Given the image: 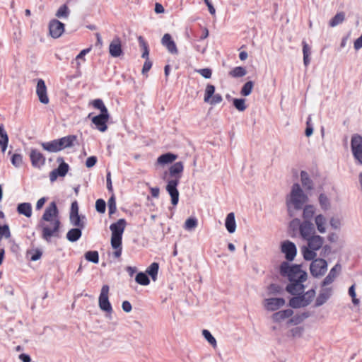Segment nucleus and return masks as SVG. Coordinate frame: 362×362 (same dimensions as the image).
<instances>
[{
	"label": "nucleus",
	"mask_w": 362,
	"mask_h": 362,
	"mask_svg": "<svg viewBox=\"0 0 362 362\" xmlns=\"http://www.w3.org/2000/svg\"><path fill=\"white\" fill-rule=\"evenodd\" d=\"M183 170L184 164L181 161L174 163L169 168V175L171 178L168 180L165 189L170 194L171 203L174 206L177 205L179 201V192L177 187L180 182Z\"/></svg>",
	"instance_id": "nucleus-1"
},
{
	"label": "nucleus",
	"mask_w": 362,
	"mask_h": 362,
	"mask_svg": "<svg viewBox=\"0 0 362 362\" xmlns=\"http://www.w3.org/2000/svg\"><path fill=\"white\" fill-rule=\"evenodd\" d=\"M308 202V196L304 193L298 184H294L286 199L289 215L291 216H294L292 208L297 210L301 209L303 206Z\"/></svg>",
	"instance_id": "nucleus-2"
},
{
	"label": "nucleus",
	"mask_w": 362,
	"mask_h": 362,
	"mask_svg": "<svg viewBox=\"0 0 362 362\" xmlns=\"http://www.w3.org/2000/svg\"><path fill=\"white\" fill-rule=\"evenodd\" d=\"M289 281L286 287L287 292L291 295H300L304 292V282L307 280V273H281Z\"/></svg>",
	"instance_id": "nucleus-3"
},
{
	"label": "nucleus",
	"mask_w": 362,
	"mask_h": 362,
	"mask_svg": "<svg viewBox=\"0 0 362 362\" xmlns=\"http://www.w3.org/2000/svg\"><path fill=\"white\" fill-rule=\"evenodd\" d=\"M305 240L307 241L308 245L302 247L303 257L306 260H312L317 255L315 252L323 246L325 239L321 235L315 233Z\"/></svg>",
	"instance_id": "nucleus-4"
},
{
	"label": "nucleus",
	"mask_w": 362,
	"mask_h": 362,
	"mask_svg": "<svg viewBox=\"0 0 362 362\" xmlns=\"http://www.w3.org/2000/svg\"><path fill=\"white\" fill-rule=\"evenodd\" d=\"M76 140V136L69 135L59 139H55L48 142H43L41 144V146L44 150L48 152L55 153L66 148L71 147Z\"/></svg>",
	"instance_id": "nucleus-5"
},
{
	"label": "nucleus",
	"mask_w": 362,
	"mask_h": 362,
	"mask_svg": "<svg viewBox=\"0 0 362 362\" xmlns=\"http://www.w3.org/2000/svg\"><path fill=\"white\" fill-rule=\"evenodd\" d=\"M126 226L127 221L124 218H120L110 225L112 247H118L122 245V235Z\"/></svg>",
	"instance_id": "nucleus-6"
},
{
	"label": "nucleus",
	"mask_w": 362,
	"mask_h": 362,
	"mask_svg": "<svg viewBox=\"0 0 362 362\" xmlns=\"http://www.w3.org/2000/svg\"><path fill=\"white\" fill-rule=\"evenodd\" d=\"M60 226L59 221L40 222V226L42 229V238L49 241L51 237L54 236Z\"/></svg>",
	"instance_id": "nucleus-7"
},
{
	"label": "nucleus",
	"mask_w": 362,
	"mask_h": 362,
	"mask_svg": "<svg viewBox=\"0 0 362 362\" xmlns=\"http://www.w3.org/2000/svg\"><path fill=\"white\" fill-rule=\"evenodd\" d=\"M351 148L355 160L362 165V136L358 134L352 135Z\"/></svg>",
	"instance_id": "nucleus-8"
},
{
	"label": "nucleus",
	"mask_w": 362,
	"mask_h": 362,
	"mask_svg": "<svg viewBox=\"0 0 362 362\" xmlns=\"http://www.w3.org/2000/svg\"><path fill=\"white\" fill-rule=\"evenodd\" d=\"M109 286L107 285L103 286L98 299L100 308L108 313H112V308L109 301Z\"/></svg>",
	"instance_id": "nucleus-9"
},
{
	"label": "nucleus",
	"mask_w": 362,
	"mask_h": 362,
	"mask_svg": "<svg viewBox=\"0 0 362 362\" xmlns=\"http://www.w3.org/2000/svg\"><path fill=\"white\" fill-rule=\"evenodd\" d=\"M281 251L284 254L288 261H293L297 254L296 245L290 240H285L281 243Z\"/></svg>",
	"instance_id": "nucleus-10"
},
{
	"label": "nucleus",
	"mask_w": 362,
	"mask_h": 362,
	"mask_svg": "<svg viewBox=\"0 0 362 362\" xmlns=\"http://www.w3.org/2000/svg\"><path fill=\"white\" fill-rule=\"evenodd\" d=\"M36 94L41 103L45 105L49 103V99L47 94V88L44 80L42 79L37 80L36 86Z\"/></svg>",
	"instance_id": "nucleus-11"
},
{
	"label": "nucleus",
	"mask_w": 362,
	"mask_h": 362,
	"mask_svg": "<svg viewBox=\"0 0 362 362\" xmlns=\"http://www.w3.org/2000/svg\"><path fill=\"white\" fill-rule=\"evenodd\" d=\"M59 221L58 218V209L55 202H52L49 206L45 209L44 214L40 220V222H49Z\"/></svg>",
	"instance_id": "nucleus-12"
},
{
	"label": "nucleus",
	"mask_w": 362,
	"mask_h": 362,
	"mask_svg": "<svg viewBox=\"0 0 362 362\" xmlns=\"http://www.w3.org/2000/svg\"><path fill=\"white\" fill-rule=\"evenodd\" d=\"M49 31L53 38H58L64 32V24L57 19H52L49 23Z\"/></svg>",
	"instance_id": "nucleus-13"
},
{
	"label": "nucleus",
	"mask_w": 362,
	"mask_h": 362,
	"mask_svg": "<svg viewBox=\"0 0 362 362\" xmlns=\"http://www.w3.org/2000/svg\"><path fill=\"white\" fill-rule=\"evenodd\" d=\"M57 161L61 162V163L57 169L53 170L49 173V179L51 182L55 181L58 177H64L69 170V165L63 162L62 158H59Z\"/></svg>",
	"instance_id": "nucleus-14"
},
{
	"label": "nucleus",
	"mask_w": 362,
	"mask_h": 362,
	"mask_svg": "<svg viewBox=\"0 0 362 362\" xmlns=\"http://www.w3.org/2000/svg\"><path fill=\"white\" fill-rule=\"evenodd\" d=\"M110 119L109 114H100L92 117L91 121L98 130L104 132L107 129V122Z\"/></svg>",
	"instance_id": "nucleus-15"
},
{
	"label": "nucleus",
	"mask_w": 362,
	"mask_h": 362,
	"mask_svg": "<svg viewBox=\"0 0 362 362\" xmlns=\"http://www.w3.org/2000/svg\"><path fill=\"white\" fill-rule=\"evenodd\" d=\"M300 235L303 240L315 233L314 225L310 221H303L300 228Z\"/></svg>",
	"instance_id": "nucleus-16"
},
{
	"label": "nucleus",
	"mask_w": 362,
	"mask_h": 362,
	"mask_svg": "<svg viewBox=\"0 0 362 362\" xmlns=\"http://www.w3.org/2000/svg\"><path fill=\"white\" fill-rule=\"evenodd\" d=\"M285 304V300L282 298H271L264 300V307L267 310L274 311Z\"/></svg>",
	"instance_id": "nucleus-17"
},
{
	"label": "nucleus",
	"mask_w": 362,
	"mask_h": 362,
	"mask_svg": "<svg viewBox=\"0 0 362 362\" xmlns=\"http://www.w3.org/2000/svg\"><path fill=\"white\" fill-rule=\"evenodd\" d=\"M161 44L165 47L170 53L173 54H177L178 53L176 44L172 39V37L170 34L166 33L163 36L161 39Z\"/></svg>",
	"instance_id": "nucleus-18"
},
{
	"label": "nucleus",
	"mask_w": 362,
	"mask_h": 362,
	"mask_svg": "<svg viewBox=\"0 0 362 362\" xmlns=\"http://www.w3.org/2000/svg\"><path fill=\"white\" fill-rule=\"evenodd\" d=\"M32 165L35 168H40L45 163V158L37 150L32 149L30 153Z\"/></svg>",
	"instance_id": "nucleus-19"
},
{
	"label": "nucleus",
	"mask_w": 362,
	"mask_h": 362,
	"mask_svg": "<svg viewBox=\"0 0 362 362\" xmlns=\"http://www.w3.org/2000/svg\"><path fill=\"white\" fill-rule=\"evenodd\" d=\"M110 54L113 57H118L122 54L121 40L119 38H115L109 46Z\"/></svg>",
	"instance_id": "nucleus-20"
},
{
	"label": "nucleus",
	"mask_w": 362,
	"mask_h": 362,
	"mask_svg": "<svg viewBox=\"0 0 362 362\" xmlns=\"http://www.w3.org/2000/svg\"><path fill=\"white\" fill-rule=\"evenodd\" d=\"M315 224L320 233H325L327 231V218L323 214H317L315 217Z\"/></svg>",
	"instance_id": "nucleus-21"
},
{
	"label": "nucleus",
	"mask_w": 362,
	"mask_h": 362,
	"mask_svg": "<svg viewBox=\"0 0 362 362\" xmlns=\"http://www.w3.org/2000/svg\"><path fill=\"white\" fill-rule=\"evenodd\" d=\"M332 293L331 288H324L320 291L316 298L315 305L316 307L323 305L330 297Z\"/></svg>",
	"instance_id": "nucleus-22"
},
{
	"label": "nucleus",
	"mask_w": 362,
	"mask_h": 362,
	"mask_svg": "<svg viewBox=\"0 0 362 362\" xmlns=\"http://www.w3.org/2000/svg\"><path fill=\"white\" fill-rule=\"evenodd\" d=\"M327 263L322 258L315 259L310 267V272H321L322 270L327 269Z\"/></svg>",
	"instance_id": "nucleus-23"
},
{
	"label": "nucleus",
	"mask_w": 362,
	"mask_h": 362,
	"mask_svg": "<svg viewBox=\"0 0 362 362\" xmlns=\"http://www.w3.org/2000/svg\"><path fill=\"white\" fill-rule=\"evenodd\" d=\"M225 226L228 233H235L236 230V222L234 213L230 212L226 216Z\"/></svg>",
	"instance_id": "nucleus-24"
},
{
	"label": "nucleus",
	"mask_w": 362,
	"mask_h": 362,
	"mask_svg": "<svg viewBox=\"0 0 362 362\" xmlns=\"http://www.w3.org/2000/svg\"><path fill=\"white\" fill-rule=\"evenodd\" d=\"M177 158V156L172 153H166L160 156L157 159V163L164 165L166 164L172 163Z\"/></svg>",
	"instance_id": "nucleus-25"
},
{
	"label": "nucleus",
	"mask_w": 362,
	"mask_h": 362,
	"mask_svg": "<svg viewBox=\"0 0 362 362\" xmlns=\"http://www.w3.org/2000/svg\"><path fill=\"white\" fill-rule=\"evenodd\" d=\"M17 211L19 214L30 218L32 216V205L28 202L19 204L17 206Z\"/></svg>",
	"instance_id": "nucleus-26"
},
{
	"label": "nucleus",
	"mask_w": 362,
	"mask_h": 362,
	"mask_svg": "<svg viewBox=\"0 0 362 362\" xmlns=\"http://www.w3.org/2000/svg\"><path fill=\"white\" fill-rule=\"evenodd\" d=\"M315 206L313 205H305L303 207L302 217L303 221H310L313 218L315 214Z\"/></svg>",
	"instance_id": "nucleus-27"
},
{
	"label": "nucleus",
	"mask_w": 362,
	"mask_h": 362,
	"mask_svg": "<svg viewBox=\"0 0 362 362\" xmlns=\"http://www.w3.org/2000/svg\"><path fill=\"white\" fill-rule=\"evenodd\" d=\"M293 313V312L291 309L281 310L273 314L272 319L275 322H280L286 318H288Z\"/></svg>",
	"instance_id": "nucleus-28"
},
{
	"label": "nucleus",
	"mask_w": 362,
	"mask_h": 362,
	"mask_svg": "<svg viewBox=\"0 0 362 362\" xmlns=\"http://www.w3.org/2000/svg\"><path fill=\"white\" fill-rule=\"evenodd\" d=\"M90 48H87L81 50L80 53L76 57L74 60L71 62L72 64H76V69L77 70L80 69L81 64L86 61L85 56L90 52Z\"/></svg>",
	"instance_id": "nucleus-29"
},
{
	"label": "nucleus",
	"mask_w": 362,
	"mask_h": 362,
	"mask_svg": "<svg viewBox=\"0 0 362 362\" xmlns=\"http://www.w3.org/2000/svg\"><path fill=\"white\" fill-rule=\"evenodd\" d=\"M84 218V216L81 217L78 214H70L69 216L71 223L73 226L81 228H83L85 226V223L83 221Z\"/></svg>",
	"instance_id": "nucleus-30"
},
{
	"label": "nucleus",
	"mask_w": 362,
	"mask_h": 362,
	"mask_svg": "<svg viewBox=\"0 0 362 362\" xmlns=\"http://www.w3.org/2000/svg\"><path fill=\"white\" fill-rule=\"evenodd\" d=\"M198 226V220L195 217H189L188 218L184 225L183 228L187 231H192L194 230Z\"/></svg>",
	"instance_id": "nucleus-31"
},
{
	"label": "nucleus",
	"mask_w": 362,
	"mask_h": 362,
	"mask_svg": "<svg viewBox=\"0 0 362 362\" xmlns=\"http://www.w3.org/2000/svg\"><path fill=\"white\" fill-rule=\"evenodd\" d=\"M81 228H72L68 231L66 234L67 239L71 242H75L80 238L81 236Z\"/></svg>",
	"instance_id": "nucleus-32"
},
{
	"label": "nucleus",
	"mask_w": 362,
	"mask_h": 362,
	"mask_svg": "<svg viewBox=\"0 0 362 362\" xmlns=\"http://www.w3.org/2000/svg\"><path fill=\"white\" fill-rule=\"evenodd\" d=\"M70 14V10L69 7L64 4L61 6L56 12V17L61 19H67Z\"/></svg>",
	"instance_id": "nucleus-33"
},
{
	"label": "nucleus",
	"mask_w": 362,
	"mask_h": 362,
	"mask_svg": "<svg viewBox=\"0 0 362 362\" xmlns=\"http://www.w3.org/2000/svg\"><path fill=\"white\" fill-rule=\"evenodd\" d=\"M289 305L293 308H298L306 306V303H304V300L302 298L301 296H295L290 299Z\"/></svg>",
	"instance_id": "nucleus-34"
},
{
	"label": "nucleus",
	"mask_w": 362,
	"mask_h": 362,
	"mask_svg": "<svg viewBox=\"0 0 362 362\" xmlns=\"http://www.w3.org/2000/svg\"><path fill=\"white\" fill-rule=\"evenodd\" d=\"M0 135L2 138V144L0 143V146L1 147V151L4 153L8 146V137L7 133L4 130L3 124H0Z\"/></svg>",
	"instance_id": "nucleus-35"
},
{
	"label": "nucleus",
	"mask_w": 362,
	"mask_h": 362,
	"mask_svg": "<svg viewBox=\"0 0 362 362\" xmlns=\"http://www.w3.org/2000/svg\"><path fill=\"white\" fill-rule=\"evenodd\" d=\"M300 180L303 187L306 190H310L313 189L312 181L309 178L307 173L302 171L300 173Z\"/></svg>",
	"instance_id": "nucleus-36"
},
{
	"label": "nucleus",
	"mask_w": 362,
	"mask_h": 362,
	"mask_svg": "<svg viewBox=\"0 0 362 362\" xmlns=\"http://www.w3.org/2000/svg\"><path fill=\"white\" fill-rule=\"evenodd\" d=\"M345 19V14L344 12L337 13L330 21L329 25L330 27H335L341 24Z\"/></svg>",
	"instance_id": "nucleus-37"
},
{
	"label": "nucleus",
	"mask_w": 362,
	"mask_h": 362,
	"mask_svg": "<svg viewBox=\"0 0 362 362\" xmlns=\"http://www.w3.org/2000/svg\"><path fill=\"white\" fill-rule=\"evenodd\" d=\"M329 225L332 229L340 230L343 223L342 218L338 216H333L329 218Z\"/></svg>",
	"instance_id": "nucleus-38"
},
{
	"label": "nucleus",
	"mask_w": 362,
	"mask_h": 362,
	"mask_svg": "<svg viewBox=\"0 0 362 362\" xmlns=\"http://www.w3.org/2000/svg\"><path fill=\"white\" fill-rule=\"evenodd\" d=\"M90 104L96 109L100 110V114H109L108 110L101 99H95L90 102Z\"/></svg>",
	"instance_id": "nucleus-39"
},
{
	"label": "nucleus",
	"mask_w": 362,
	"mask_h": 362,
	"mask_svg": "<svg viewBox=\"0 0 362 362\" xmlns=\"http://www.w3.org/2000/svg\"><path fill=\"white\" fill-rule=\"evenodd\" d=\"M319 204L322 209L327 211L330 208V202L329 198L325 194H320L318 198Z\"/></svg>",
	"instance_id": "nucleus-40"
},
{
	"label": "nucleus",
	"mask_w": 362,
	"mask_h": 362,
	"mask_svg": "<svg viewBox=\"0 0 362 362\" xmlns=\"http://www.w3.org/2000/svg\"><path fill=\"white\" fill-rule=\"evenodd\" d=\"M138 41H139L141 48L143 50L141 57L145 59H148L149 50H148V46L147 42L144 40V39L141 36H139L138 37Z\"/></svg>",
	"instance_id": "nucleus-41"
},
{
	"label": "nucleus",
	"mask_w": 362,
	"mask_h": 362,
	"mask_svg": "<svg viewBox=\"0 0 362 362\" xmlns=\"http://www.w3.org/2000/svg\"><path fill=\"white\" fill-rule=\"evenodd\" d=\"M215 92V87L214 85L208 84L206 86L205 91H204V100L205 103H209L212 98V96L214 95Z\"/></svg>",
	"instance_id": "nucleus-42"
},
{
	"label": "nucleus",
	"mask_w": 362,
	"mask_h": 362,
	"mask_svg": "<svg viewBox=\"0 0 362 362\" xmlns=\"http://www.w3.org/2000/svg\"><path fill=\"white\" fill-rule=\"evenodd\" d=\"M246 74V69L242 66H237L230 71V75L234 78L243 77Z\"/></svg>",
	"instance_id": "nucleus-43"
},
{
	"label": "nucleus",
	"mask_w": 362,
	"mask_h": 362,
	"mask_svg": "<svg viewBox=\"0 0 362 362\" xmlns=\"http://www.w3.org/2000/svg\"><path fill=\"white\" fill-rule=\"evenodd\" d=\"M253 88H254V83L251 81H247L243 86L241 91H240V94L243 96H248L249 95L251 94Z\"/></svg>",
	"instance_id": "nucleus-44"
},
{
	"label": "nucleus",
	"mask_w": 362,
	"mask_h": 362,
	"mask_svg": "<svg viewBox=\"0 0 362 362\" xmlns=\"http://www.w3.org/2000/svg\"><path fill=\"white\" fill-rule=\"evenodd\" d=\"M234 107L240 112L246 110L247 105H245V100L243 98H235L233 100Z\"/></svg>",
	"instance_id": "nucleus-45"
},
{
	"label": "nucleus",
	"mask_w": 362,
	"mask_h": 362,
	"mask_svg": "<svg viewBox=\"0 0 362 362\" xmlns=\"http://www.w3.org/2000/svg\"><path fill=\"white\" fill-rule=\"evenodd\" d=\"M136 281L143 286H146L149 284L150 281L146 273H137L135 278Z\"/></svg>",
	"instance_id": "nucleus-46"
},
{
	"label": "nucleus",
	"mask_w": 362,
	"mask_h": 362,
	"mask_svg": "<svg viewBox=\"0 0 362 362\" xmlns=\"http://www.w3.org/2000/svg\"><path fill=\"white\" fill-rule=\"evenodd\" d=\"M315 296V291L314 289H310L304 295L301 296L302 298L304 300V303H306V306L312 302Z\"/></svg>",
	"instance_id": "nucleus-47"
},
{
	"label": "nucleus",
	"mask_w": 362,
	"mask_h": 362,
	"mask_svg": "<svg viewBox=\"0 0 362 362\" xmlns=\"http://www.w3.org/2000/svg\"><path fill=\"white\" fill-rule=\"evenodd\" d=\"M109 215L110 216L114 214L117 211L116 200L114 195H112L107 202Z\"/></svg>",
	"instance_id": "nucleus-48"
},
{
	"label": "nucleus",
	"mask_w": 362,
	"mask_h": 362,
	"mask_svg": "<svg viewBox=\"0 0 362 362\" xmlns=\"http://www.w3.org/2000/svg\"><path fill=\"white\" fill-rule=\"evenodd\" d=\"M85 258L93 263L98 262V252L97 251H88L85 254Z\"/></svg>",
	"instance_id": "nucleus-49"
},
{
	"label": "nucleus",
	"mask_w": 362,
	"mask_h": 362,
	"mask_svg": "<svg viewBox=\"0 0 362 362\" xmlns=\"http://www.w3.org/2000/svg\"><path fill=\"white\" fill-rule=\"evenodd\" d=\"M279 272H301L299 268L291 267L288 262H283L280 265Z\"/></svg>",
	"instance_id": "nucleus-50"
},
{
	"label": "nucleus",
	"mask_w": 362,
	"mask_h": 362,
	"mask_svg": "<svg viewBox=\"0 0 362 362\" xmlns=\"http://www.w3.org/2000/svg\"><path fill=\"white\" fill-rule=\"evenodd\" d=\"M202 334L205 339L209 341L210 344H211L214 347L216 346V339L211 335L209 331L206 329H204L202 332Z\"/></svg>",
	"instance_id": "nucleus-51"
},
{
	"label": "nucleus",
	"mask_w": 362,
	"mask_h": 362,
	"mask_svg": "<svg viewBox=\"0 0 362 362\" xmlns=\"http://www.w3.org/2000/svg\"><path fill=\"white\" fill-rule=\"evenodd\" d=\"M105 208H106V204L103 199H99L96 201L95 209L98 212H99L100 214H104L105 212Z\"/></svg>",
	"instance_id": "nucleus-52"
},
{
	"label": "nucleus",
	"mask_w": 362,
	"mask_h": 362,
	"mask_svg": "<svg viewBox=\"0 0 362 362\" xmlns=\"http://www.w3.org/2000/svg\"><path fill=\"white\" fill-rule=\"evenodd\" d=\"M196 72L199 73L204 78L209 79L211 77L212 71L211 69L205 68L196 70Z\"/></svg>",
	"instance_id": "nucleus-53"
},
{
	"label": "nucleus",
	"mask_w": 362,
	"mask_h": 362,
	"mask_svg": "<svg viewBox=\"0 0 362 362\" xmlns=\"http://www.w3.org/2000/svg\"><path fill=\"white\" fill-rule=\"evenodd\" d=\"M11 236L9 228L7 225L0 226V240L3 237L8 238Z\"/></svg>",
	"instance_id": "nucleus-54"
},
{
	"label": "nucleus",
	"mask_w": 362,
	"mask_h": 362,
	"mask_svg": "<svg viewBox=\"0 0 362 362\" xmlns=\"http://www.w3.org/2000/svg\"><path fill=\"white\" fill-rule=\"evenodd\" d=\"M302 224V221L300 219L296 218H293L289 223V228L293 230H296L298 229L300 230V226Z\"/></svg>",
	"instance_id": "nucleus-55"
},
{
	"label": "nucleus",
	"mask_w": 362,
	"mask_h": 362,
	"mask_svg": "<svg viewBox=\"0 0 362 362\" xmlns=\"http://www.w3.org/2000/svg\"><path fill=\"white\" fill-rule=\"evenodd\" d=\"M349 294L352 298V302L354 305L359 303V300L356 298L355 285H352L349 289Z\"/></svg>",
	"instance_id": "nucleus-56"
},
{
	"label": "nucleus",
	"mask_w": 362,
	"mask_h": 362,
	"mask_svg": "<svg viewBox=\"0 0 362 362\" xmlns=\"http://www.w3.org/2000/svg\"><path fill=\"white\" fill-rule=\"evenodd\" d=\"M11 163L16 167L20 166L22 163V156L20 154H13L11 158Z\"/></svg>",
	"instance_id": "nucleus-57"
},
{
	"label": "nucleus",
	"mask_w": 362,
	"mask_h": 362,
	"mask_svg": "<svg viewBox=\"0 0 362 362\" xmlns=\"http://www.w3.org/2000/svg\"><path fill=\"white\" fill-rule=\"evenodd\" d=\"M97 162V158L95 156L88 157L86 162V165L87 168H90L93 167Z\"/></svg>",
	"instance_id": "nucleus-58"
},
{
	"label": "nucleus",
	"mask_w": 362,
	"mask_h": 362,
	"mask_svg": "<svg viewBox=\"0 0 362 362\" xmlns=\"http://www.w3.org/2000/svg\"><path fill=\"white\" fill-rule=\"evenodd\" d=\"M151 66L152 62L149 60V59H146V62H144L142 68V74H146L151 69Z\"/></svg>",
	"instance_id": "nucleus-59"
},
{
	"label": "nucleus",
	"mask_w": 362,
	"mask_h": 362,
	"mask_svg": "<svg viewBox=\"0 0 362 362\" xmlns=\"http://www.w3.org/2000/svg\"><path fill=\"white\" fill-rule=\"evenodd\" d=\"M268 290L270 293H279L282 290V288L278 285L271 284L268 287Z\"/></svg>",
	"instance_id": "nucleus-60"
},
{
	"label": "nucleus",
	"mask_w": 362,
	"mask_h": 362,
	"mask_svg": "<svg viewBox=\"0 0 362 362\" xmlns=\"http://www.w3.org/2000/svg\"><path fill=\"white\" fill-rule=\"evenodd\" d=\"M334 273L329 274L324 279V281L322 282V286H325L326 285H328V284H331L334 281Z\"/></svg>",
	"instance_id": "nucleus-61"
},
{
	"label": "nucleus",
	"mask_w": 362,
	"mask_h": 362,
	"mask_svg": "<svg viewBox=\"0 0 362 362\" xmlns=\"http://www.w3.org/2000/svg\"><path fill=\"white\" fill-rule=\"evenodd\" d=\"M122 308L123 310L126 313H129L132 309L131 303L127 300L123 301L122 304Z\"/></svg>",
	"instance_id": "nucleus-62"
},
{
	"label": "nucleus",
	"mask_w": 362,
	"mask_h": 362,
	"mask_svg": "<svg viewBox=\"0 0 362 362\" xmlns=\"http://www.w3.org/2000/svg\"><path fill=\"white\" fill-rule=\"evenodd\" d=\"M221 101H222L221 95L219 94H216L214 95L213 98H211V100L209 103H210L211 104H217V103H221Z\"/></svg>",
	"instance_id": "nucleus-63"
},
{
	"label": "nucleus",
	"mask_w": 362,
	"mask_h": 362,
	"mask_svg": "<svg viewBox=\"0 0 362 362\" xmlns=\"http://www.w3.org/2000/svg\"><path fill=\"white\" fill-rule=\"evenodd\" d=\"M354 47L356 50L362 48V35L355 40Z\"/></svg>",
	"instance_id": "nucleus-64"
}]
</instances>
